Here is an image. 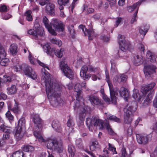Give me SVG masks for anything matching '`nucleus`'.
I'll use <instances>...</instances> for the list:
<instances>
[{"label":"nucleus","mask_w":157,"mask_h":157,"mask_svg":"<svg viewBox=\"0 0 157 157\" xmlns=\"http://www.w3.org/2000/svg\"><path fill=\"white\" fill-rule=\"evenodd\" d=\"M79 27L82 29L85 36H88L89 40H92L96 36L92 28H90L88 29H86L85 27L82 25H80Z\"/></svg>","instance_id":"14"},{"label":"nucleus","mask_w":157,"mask_h":157,"mask_svg":"<svg viewBox=\"0 0 157 157\" xmlns=\"http://www.w3.org/2000/svg\"><path fill=\"white\" fill-rule=\"evenodd\" d=\"M119 94L120 96L123 97L126 101H127V98L129 96V92L127 89L121 87L119 91Z\"/></svg>","instance_id":"22"},{"label":"nucleus","mask_w":157,"mask_h":157,"mask_svg":"<svg viewBox=\"0 0 157 157\" xmlns=\"http://www.w3.org/2000/svg\"><path fill=\"white\" fill-rule=\"evenodd\" d=\"M152 135L150 133L146 136L145 135L136 134L137 141L139 144H146L151 140Z\"/></svg>","instance_id":"13"},{"label":"nucleus","mask_w":157,"mask_h":157,"mask_svg":"<svg viewBox=\"0 0 157 157\" xmlns=\"http://www.w3.org/2000/svg\"><path fill=\"white\" fill-rule=\"evenodd\" d=\"M1 59L0 64L2 66H6L8 64L9 61L8 59L4 57L2 58Z\"/></svg>","instance_id":"47"},{"label":"nucleus","mask_w":157,"mask_h":157,"mask_svg":"<svg viewBox=\"0 0 157 157\" xmlns=\"http://www.w3.org/2000/svg\"><path fill=\"white\" fill-rule=\"evenodd\" d=\"M106 117L107 119L108 120L118 123L121 122V120L120 118L113 115L110 114H108L106 115Z\"/></svg>","instance_id":"28"},{"label":"nucleus","mask_w":157,"mask_h":157,"mask_svg":"<svg viewBox=\"0 0 157 157\" xmlns=\"http://www.w3.org/2000/svg\"><path fill=\"white\" fill-rule=\"evenodd\" d=\"M11 16L9 14H6L3 15L2 16V19L5 20H8L10 18Z\"/></svg>","instance_id":"59"},{"label":"nucleus","mask_w":157,"mask_h":157,"mask_svg":"<svg viewBox=\"0 0 157 157\" xmlns=\"http://www.w3.org/2000/svg\"><path fill=\"white\" fill-rule=\"evenodd\" d=\"M7 95L3 92H1L0 94V99L5 100L7 98Z\"/></svg>","instance_id":"60"},{"label":"nucleus","mask_w":157,"mask_h":157,"mask_svg":"<svg viewBox=\"0 0 157 157\" xmlns=\"http://www.w3.org/2000/svg\"><path fill=\"white\" fill-rule=\"evenodd\" d=\"M34 135L40 142L47 143V146L48 149H54L59 153L63 152V147L62 144L59 143L56 140L52 139L45 140L42 136V132L40 131L38 132L36 131L34 132Z\"/></svg>","instance_id":"5"},{"label":"nucleus","mask_w":157,"mask_h":157,"mask_svg":"<svg viewBox=\"0 0 157 157\" xmlns=\"http://www.w3.org/2000/svg\"><path fill=\"white\" fill-rule=\"evenodd\" d=\"M6 143H12L13 140L10 137L9 134L4 133L3 134V136L2 139Z\"/></svg>","instance_id":"27"},{"label":"nucleus","mask_w":157,"mask_h":157,"mask_svg":"<svg viewBox=\"0 0 157 157\" xmlns=\"http://www.w3.org/2000/svg\"><path fill=\"white\" fill-rule=\"evenodd\" d=\"M59 67L64 75L68 78H71L74 76L73 72L70 68L68 66L65 61V59L60 60Z\"/></svg>","instance_id":"10"},{"label":"nucleus","mask_w":157,"mask_h":157,"mask_svg":"<svg viewBox=\"0 0 157 157\" xmlns=\"http://www.w3.org/2000/svg\"><path fill=\"white\" fill-rule=\"evenodd\" d=\"M22 149L24 151L26 152H32L34 150L33 147L29 145H25Z\"/></svg>","instance_id":"43"},{"label":"nucleus","mask_w":157,"mask_h":157,"mask_svg":"<svg viewBox=\"0 0 157 157\" xmlns=\"http://www.w3.org/2000/svg\"><path fill=\"white\" fill-rule=\"evenodd\" d=\"M132 106L127 105L124 109V121L126 124H130L133 120Z\"/></svg>","instance_id":"12"},{"label":"nucleus","mask_w":157,"mask_h":157,"mask_svg":"<svg viewBox=\"0 0 157 157\" xmlns=\"http://www.w3.org/2000/svg\"><path fill=\"white\" fill-rule=\"evenodd\" d=\"M77 83L75 84L74 90L77 93L76 98L77 100L74 106V109L75 111L79 112L78 119L77 120V123L79 126L83 125V121L86 115V110L85 108L80 105L79 101L82 99L81 95V86L78 79Z\"/></svg>","instance_id":"3"},{"label":"nucleus","mask_w":157,"mask_h":157,"mask_svg":"<svg viewBox=\"0 0 157 157\" xmlns=\"http://www.w3.org/2000/svg\"><path fill=\"white\" fill-rule=\"evenodd\" d=\"M23 69L25 75L33 79H36L37 78V76L35 71L32 69V68L27 65L24 64L22 65L19 64L16 66V70L17 71H20Z\"/></svg>","instance_id":"9"},{"label":"nucleus","mask_w":157,"mask_h":157,"mask_svg":"<svg viewBox=\"0 0 157 157\" xmlns=\"http://www.w3.org/2000/svg\"><path fill=\"white\" fill-rule=\"evenodd\" d=\"M118 42L120 46V48L121 51L118 52V55L121 56L124 53V52H126L127 50H128L130 46V43L124 40V36L119 35L118 36Z\"/></svg>","instance_id":"11"},{"label":"nucleus","mask_w":157,"mask_h":157,"mask_svg":"<svg viewBox=\"0 0 157 157\" xmlns=\"http://www.w3.org/2000/svg\"><path fill=\"white\" fill-rule=\"evenodd\" d=\"M121 157H126V155H127L126 152V149L125 148L123 147L121 150Z\"/></svg>","instance_id":"56"},{"label":"nucleus","mask_w":157,"mask_h":157,"mask_svg":"<svg viewBox=\"0 0 157 157\" xmlns=\"http://www.w3.org/2000/svg\"><path fill=\"white\" fill-rule=\"evenodd\" d=\"M42 46L44 51L46 52L48 54L50 55H52L53 52L54 48H51L50 46L48 43H46Z\"/></svg>","instance_id":"26"},{"label":"nucleus","mask_w":157,"mask_h":157,"mask_svg":"<svg viewBox=\"0 0 157 157\" xmlns=\"http://www.w3.org/2000/svg\"><path fill=\"white\" fill-rule=\"evenodd\" d=\"M17 45L15 44H13L10 46L9 50L12 54L14 55L17 54Z\"/></svg>","instance_id":"34"},{"label":"nucleus","mask_w":157,"mask_h":157,"mask_svg":"<svg viewBox=\"0 0 157 157\" xmlns=\"http://www.w3.org/2000/svg\"><path fill=\"white\" fill-rule=\"evenodd\" d=\"M105 72L106 75L105 80L107 82L109 87L111 101H110V99L105 94L102 96V98L105 101L108 102L109 104L111 102L112 103L115 105L117 103V100L116 97L115 95V92L113 90V85L109 81V73L107 69L105 70Z\"/></svg>","instance_id":"7"},{"label":"nucleus","mask_w":157,"mask_h":157,"mask_svg":"<svg viewBox=\"0 0 157 157\" xmlns=\"http://www.w3.org/2000/svg\"><path fill=\"white\" fill-rule=\"evenodd\" d=\"M146 57L151 62L153 63L156 62L157 56L154 53L149 51H148L147 52Z\"/></svg>","instance_id":"25"},{"label":"nucleus","mask_w":157,"mask_h":157,"mask_svg":"<svg viewBox=\"0 0 157 157\" xmlns=\"http://www.w3.org/2000/svg\"><path fill=\"white\" fill-rule=\"evenodd\" d=\"M41 81L45 85L47 97L51 99L50 103L53 106L57 107L62 105L63 102L60 97L61 87L58 84L52 82L50 74L47 72H44Z\"/></svg>","instance_id":"1"},{"label":"nucleus","mask_w":157,"mask_h":157,"mask_svg":"<svg viewBox=\"0 0 157 157\" xmlns=\"http://www.w3.org/2000/svg\"><path fill=\"white\" fill-rule=\"evenodd\" d=\"M33 121L34 123L35 124H37V127L36 131L35 132H41V128L42 127V121L41 119H40L39 116V115L37 114H35L33 116Z\"/></svg>","instance_id":"19"},{"label":"nucleus","mask_w":157,"mask_h":157,"mask_svg":"<svg viewBox=\"0 0 157 157\" xmlns=\"http://www.w3.org/2000/svg\"><path fill=\"white\" fill-rule=\"evenodd\" d=\"M140 4V2H137L134 4L132 6L128 7L127 10L129 12H132L135 9H136V10H138L139 6Z\"/></svg>","instance_id":"33"},{"label":"nucleus","mask_w":157,"mask_h":157,"mask_svg":"<svg viewBox=\"0 0 157 157\" xmlns=\"http://www.w3.org/2000/svg\"><path fill=\"white\" fill-rule=\"evenodd\" d=\"M98 143L97 141H92L90 146V149L91 151H94L98 147Z\"/></svg>","instance_id":"35"},{"label":"nucleus","mask_w":157,"mask_h":157,"mask_svg":"<svg viewBox=\"0 0 157 157\" xmlns=\"http://www.w3.org/2000/svg\"><path fill=\"white\" fill-rule=\"evenodd\" d=\"M28 57L31 63L34 64L35 62L37 61L40 66H42L43 67V68L42 69V71H43L44 70L46 71V69L49 70V68L48 66L39 60L36 59L35 58L33 57L31 53L29 52Z\"/></svg>","instance_id":"17"},{"label":"nucleus","mask_w":157,"mask_h":157,"mask_svg":"<svg viewBox=\"0 0 157 157\" xmlns=\"http://www.w3.org/2000/svg\"><path fill=\"white\" fill-rule=\"evenodd\" d=\"M53 52H54L55 55L59 58L61 57L65 53L64 49L62 48L56 50L54 49Z\"/></svg>","instance_id":"31"},{"label":"nucleus","mask_w":157,"mask_h":157,"mask_svg":"<svg viewBox=\"0 0 157 157\" xmlns=\"http://www.w3.org/2000/svg\"><path fill=\"white\" fill-rule=\"evenodd\" d=\"M7 93L9 94H15L17 91V89L15 85L12 86L10 87L7 89Z\"/></svg>","instance_id":"32"},{"label":"nucleus","mask_w":157,"mask_h":157,"mask_svg":"<svg viewBox=\"0 0 157 157\" xmlns=\"http://www.w3.org/2000/svg\"><path fill=\"white\" fill-rule=\"evenodd\" d=\"M149 28V26L147 25L141 26L139 29L140 33V34L144 36L148 31Z\"/></svg>","instance_id":"30"},{"label":"nucleus","mask_w":157,"mask_h":157,"mask_svg":"<svg viewBox=\"0 0 157 157\" xmlns=\"http://www.w3.org/2000/svg\"><path fill=\"white\" fill-rule=\"evenodd\" d=\"M69 2V0H58V3L59 6V8L60 10H62L63 9V6L68 3Z\"/></svg>","instance_id":"29"},{"label":"nucleus","mask_w":157,"mask_h":157,"mask_svg":"<svg viewBox=\"0 0 157 157\" xmlns=\"http://www.w3.org/2000/svg\"><path fill=\"white\" fill-rule=\"evenodd\" d=\"M15 113H18L20 112V109L18 107L17 104L15 103L14 107L11 109Z\"/></svg>","instance_id":"51"},{"label":"nucleus","mask_w":157,"mask_h":157,"mask_svg":"<svg viewBox=\"0 0 157 157\" xmlns=\"http://www.w3.org/2000/svg\"><path fill=\"white\" fill-rule=\"evenodd\" d=\"M8 10V9L6 6L3 5H1L0 6V11L1 12H7Z\"/></svg>","instance_id":"52"},{"label":"nucleus","mask_w":157,"mask_h":157,"mask_svg":"<svg viewBox=\"0 0 157 157\" xmlns=\"http://www.w3.org/2000/svg\"><path fill=\"white\" fill-rule=\"evenodd\" d=\"M91 76L92 77V80L94 81L97 80L98 79L99 80H100L101 79L99 73H98L97 75L94 74H93L92 75H91Z\"/></svg>","instance_id":"49"},{"label":"nucleus","mask_w":157,"mask_h":157,"mask_svg":"<svg viewBox=\"0 0 157 157\" xmlns=\"http://www.w3.org/2000/svg\"><path fill=\"white\" fill-rule=\"evenodd\" d=\"M68 151L70 154V156L71 157H74L76 153V150L74 146L72 145H69L68 147Z\"/></svg>","instance_id":"36"},{"label":"nucleus","mask_w":157,"mask_h":157,"mask_svg":"<svg viewBox=\"0 0 157 157\" xmlns=\"http://www.w3.org/2000/svg\"><path fill=\"white\" fill-rule=\"evenodd\" d=\"M127 78V75L124 74H121L116 75L114 78L113 80L114 82L120 83L121 82H124Z\"/></svg>","instance_id":"21"},{"label":"nucleus","mask_w":157,"mask_h":157,"mask_svg":"<svg viewBox=\"0 0 157 157\" xmlns=\"http://www.w3.org/2000/svg\"><path fill=\"white\" fill-rule=\"evenodd\" d=\"M83 11L88 14L93 13L94 10L93 8L89 7L86 5H85L83 6Z\"/></svg>","instance_id":"38"},{"label":"nucleus","mask_w":157,"mask_h":157,"mask_svg":"<svg viewBox=\"0 0 157 157\" xmlns=\"http://www.w3.org/2000/svg\"><path fill=\"white\" fill-rule=\"evenodd\" d=\"M138 12V10H136V12L134 13L133 14L132 19L131 20V23L132 24L134 23L136 21V16L137 13Z\"/></svg>","instance_id":"53"},{"label":"nucleus","mask_w":157,"mask_h":157,"mask_svg":"<svg viewBox=\"0 0 157 157\" xmlns=\"http://www.w3.org/2000/svg\"><path fill=\"white\" fill-rule=\"evenodd\" d=\"M89 70V68L86 66H83L81 69L80 76L84 80H88L91 77V74H86L87 71Z\"/></svg>","instance_id":"16"},{"label":"nucleus","mask_w":157,"mask_h":157,"mask_svg":"<svg viewBox=\"0 0 157 157\" xmlns=\"http://www.w3.org/2000/svg\"><path fill=\"white\" fill-rule=\"evenodd\" d=\"M86 124L90 130L92 131L93 127L98 126L100 129H103L105 126L109 133L111 135H113L114 132L111 128L109 123L104 124L103 121L97 117H92V118H87L86 120Z\"/></svg>","instance_id":"4"},{"label":"nucleus","mask_w":157,"mask_h":157,"mask_svg":"<svg viewBox=\"0 0 157 157\" xmlns=\"http://www.w3.org/2000/svg\"><path fill=\"white\" fill-rule=\"evenodd\" d=\"M55 5L52 3H48L46 6L45 10L46 13L51 15H54L55 13Z\"/></svg>","instance_id":"20"},{"label":"nucleus","mask_w":157,"mask_h":157,"mask_svg":"<svg viewBox=\"0 0 157 157\" xmlns=\"http://www.w3.org/2000/svg\"><path fill=\"white\" fill-rule=\"evenodd\" d=\"M6 55V51L0 43V60L2 58L5 57Z\"/></svg>","instance_id":"41"},{"label":"nucleus","mask_w":157,"mask_h":157,"mask_svg":"<svg viewBox=\"0 0 157 157\" xmlns=\"http://www.w3.org/2000/svg\"><path fill=\"white\" fill-rule=\"evenodd\" d=\"M93 17L96 20H98L100 18V15L99 14H95L93 16Z\"/></svg>","instance_id":"63"},{"label":"nucleus","mask_w":157,"mask_h":157,"mask_svg":"<svg viewBox=\"0 0 157 157\" xmlns=\"http://www.w3.org/2000/svg\"><path fill=\"white\" fill-rule=\"evenodd\" d=\"M67 126L69 127V131L72 132V130L74 129V123L72 119L69 118L67 123Z\"/></svg>","instance_id":"42"},{"label":"nucleus","mask_w":157,"mask_h":157,"mask_svg":"<svg viewBox=\"0 0 157 157\" xmlns=\"http://www.w3.org/2000/svg\"><path fill=\"white\" fill-rule=\"evenodd\" d=\"M51 125L52 128L56 131L59 132L61 131L62 130L61 125L58 121L56 120L53 121Z\"/></svg>","instance_id":"23"},{"label":"nucleus","mask_w":157,"mask_h":157,"mask_svg":"<svg viewBox=\"0 0 157 157\" xmlns=\"http://www.w3.org/2000/svg\"><path fill=\"white\" fill-rule=\"evenodd\" d=\"M75 145L80 149L83 148V143L82 140L80 138H78L75 141Z\"/></svg>","instance_id":"45"},{"label":"nucleus","mask_w":157,"mask_h":157,"mask_svg":"<svg viewBox=\"0 0 157 157\" xmlns=\"http://www.w3.org/2000/svg\"><path fill=\"white\" fill-rule=\"evenodd\" d=\"M155 85V83L154 82L148 84L145 86L144 88L141 89L140 92L137 89H134L132 95L133 98L136 102L140 103L146 96L143 105L144 106L148 105L151 102L153 96L151 92Z\"/></svg>","instance_id":"2"},{"label":"nucleus","mask_w":157,"mask_h":157,"mask_svg":"<svg viewBox=\"0 0 157 157\" xmlns=\"http://www.w3.org/2000/svg\"><path fill=\"white\" fill-rule=\"evenodd\" d=\"M10 157H25L22 151H16L14 152Z\"/></svg>","instance_id":"44"},{"label":"nucleus","mask_w":157,"mask_h":157,"mask_svg":"<svg viewBox=\"0 0 157 157\" xmlns=\"http://www.w3.org/2000/svg\"><path fill=\"white\" fill-rule=\"evenodd\" d=\"M105 42H107L109 40V38L107 36H104L101 38Z\"/></svg>","instance_id":"61"},{"label":"nucleus","mask_w":157,"mask_h":157,"mask_svg":"<svg viewBox=\"0 0 157 157\" xmlns=\"http://www.w3.org/2000/svg\"><path fill=\"white\" fill-rule=\"evenodd\" d=\"M51 42L52 44H56L59 47L61 46L62 44L61 40L56 38L52 39Z\"/></svg>","instance_id":"40"},{"label":"nucleus","mask_w":157,"mask_h":157,"mask_svg":"<svg viewBox=\"0 0 157 157\" xmlns=\"http://www.w3.org/2000/svg\"><path fill=\"white\" fill-rule=\"evenodd\" d=\"M49 3L48 0H45L44 1H42L39 2V4L41 6H44L46 4H48Z\"/></svg>","instance_id":"58"},{"label":"nucleus","mask_w":157,"mask_h":157,"mask_svg":"<svg viewBox=\"0 0 157 157\" xmlns=\"http://www.w3.org/2000/svg\"><path fill=\"white\" fill-rule=\"evenodd\" d=\"M122 21V18L121 17H118L117 18L115 22V24L114 26L115 27H117L120 24Z\"/></svg>","instance_id":"54"},{"label":"nucleus","mask_w":157,"mask_h":157,"mask_svg":"<svg viewBox=\"0 0 157 157\" xmlns=\"http://www.w3.org/2000/svg\"><path fill=\"white\" fill-rule=\"evenodd\" d=\"M89 71L91 72L99 73L100 69L98 68L92 66H90L89 67Z\"/></svg>","instance_id":"46"},{"label":"nucleus","mask_w":157,"mask_h":157,"mask_svg":"<svg viewBox=\"0 0 157 157\" xmlns=\"http://www.w3.org/2000/svg\"><path fill=\"white\" fill-rule=\"evenodd\" d=\"M126 133L128 136H130L132 135V128L130 127H129L126 130Z\"/></svg>","instance_id":"57"},{"label":"nucleus","mask_w":157,"mask_h":157,"mask_svg":"<svg viewBox=\"0 0 157 157\" xmlns=\"http://www.w3.org/2000/svg\"><path fill=\"white\" fill-rule=\"evenodd\" d=\"M137 47L138 49L141 52H144V45L141 44L139 43L138 44Z\"/></svg>","instance_id":"55"},{"label":"nucleus","mask_w":157,"mask_h":157,"mask_svg":"<svg viewBox=\"0 0 157 157\" xmlns=\"http://www.w3.org/2000/svg\"><path fill=\"white\" fill-rule=\"evenodd\" d=\"M156 68V67L153 65L145 66L144 71L146 77L147 78L151 77V74L155 72Z\"/></svg>","instance_id":"15"},{"label":"nucleus","mask_w":157,"mask_h":157,"mask_svg":"<svg viewBox=\"0 0 157 157\" xmlns=\"http://www.w3.org/2000/svg\"><path fill=\"white\" fill-rule=\"evenodd\" d=\"M37 30L36 31H35L33 29H30L28 31V33L30 35H33L34 37H36L37 35H39L40 36L43 35V33H39L37 32Z\"/></svg>","instance_id":"37"},{"label":"nucleus","mask_w":157,"mask_h":157,"mask_svg":"<svg viewBox=\"0 0 157 157\" xmlns=\"http://www.w3.org/2000/svg\"><path fill=\"white\" fill-rule=\"evenodd\" d=\"M6 117L10 121L13 120V117L11 114L10 112V111H8L6 114Z\"/></svg>","instance_id":"50"},{"label":"nucleus","mask_w":157,"mask_h":157,"mask_svg":"<svg viewBox=\"0 0 157 157\" xmlns=\"http://www.w3.org/2000/svg\"><path fill=\"white\" fill-rule=\"evenodd\" d=\"M144 59L141 55H136L134 56L133 60L134 64L136 66H138L143 63Z\"/></svg>","instance_id":"24"},{"label":"nucleus","mask_w":157,"mask_h":157,"mask_svg":"<svg viewBox=\"0 0 157 157\" xmlns=\"http://www.w3.org/2000/svg\"><path fill=\"white\" fill-rule=\"evenodd\" d=\"M4 81L6 82H10L11 80L10 77L9 76H5Z\"/></svg>","instance_id":"62"},{"label":"nucleus","mask_w":157,"mask_h":157,"mask_svg":"<svg viewBox=\"0 0 157 157\" xmlns=\"http://www.w3.org/2000/svg\"><path fill=\"white\" fill-rule=\"evenodd\" d=\"M153 105L155 107L157 108V97L154 101Z\"/></svg>","instance_id":"64"},{"label":"nucleus","mask_w":157,"mask_h":157,"mask_svg":"<svg viewBox=\"0 0 157 157\" xmlns=\"http://www.w3.org/2000/svg\"><path fill=\"white\" fill-rule=\"evenodd\" d=\"M88 100L93 105H101L102 104V101L98 97L90 95L88 97Z\"/></svg>","instance_id":"18"},{"label":"nucleus","mask_w":157,"mask_h":157,"mask_svg":"<svg viewBox=\"0 0 157 157\" xmlns=\"http://www.w3.org/2000/svg\"><path fill=\"white\" fill-rule=\"evenodd\" d=\"M43 21L49 32L53 35H56V33L55 32V30L52 29V25H53L56 31H57L59 32H63V26L59 24L57 20L56 19H53L51 23L49 24L48 18L46 17H44L43 18Z\"/></svg>","instance_id":"6"},{"label":"nucleus","mask_w":157,"mask_h":157,"mask_svg":"<svg viewBox=\"0 0 157 157\" xmlns=\"http://www.w3.org/2000/svg\"><path fill=\"white\" fill-rule=\"evenodd\" d=\"M31 13L32 11L30 10H28L24 14V16L26 17V20L29 21H32L33 20Z\"/></svg>","instance_id":"39"},{"label":"nucleus","mask_w":157,"mask_h":157,"mask_svg":"<svg viewBox=\"0 0 157 157\" xmlns=\"http://www.w3.org/2000/svg\"><path fill=\"white\" fill-rule=\"evenodd\" d=\"M25 123V119L23 117L21 118L18 121L17 125L14 130L13 133L17 140H21L24 135Z\"/></svg>","instance_id":"8"},{"label":"nucleus","mask_w":157,"mask_h":157,"mask_svg":"<svg viewBox=\"0 0 157 157\" xmlns=\"http://www.w3.org/2000/svg\"><path fill=\"white\" fill-rule=\"evenodd\" d=\"M108 145L109 147L108 149L109 150L112 151L113 154H117V152L116 151V148L114 147L113 145L110 143H109Z\"/></svg>","instance_id":"48"}]
</instances>
